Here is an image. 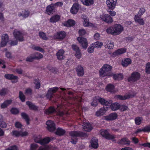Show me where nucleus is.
Listing matches in <instances>:
<instances>
[{
    "label": "nucleus",
    "instance_id": "1",
    "mask_svg": "<svg viewBox=\"0 0 150 150\" xmlns=\"http://www.w3.org/2000/svg\"><path fill=\"white\" fill-rule=\"evenodd\" d=\"M123 29L122 25L120 24H116L107 28L106 32L108 34L117 35L120 34Z\"/></svg>",
    "mask_w": 150,
    "mask_h": 150
},
{
    "label": "nucleus",
    "instance_id": "2",
    "mask_svg": "<svg viewBox=\"0 0 150 150\" xmlns=\"http://www.w3.org/2000/svg\"><path fill=\"white\" fill-rule=\"evenodd\" d=\"M69 135L71 137V142L72 144H76L78 140L77 137H88L87 134L81 131H72L69 132Z\"/></svg>",
    "mask_w": 150,
    "mask_h": 150
},
{
    "label": "nucleus",
    "instance_id": "3",
    "mask_svg": "<svg viewBox=\"0 0 150 150\" xmlns=\"http://www.w3.org/2000/svg\"><path fill=\"white\" fill-rule=\"evenodd\" d=\"M112 67L108 64H104L102 67L99 70L100 76L103 77L105 76H111L112 73L110 72Z\"/></svg>",
    "mask_w": 150,
    "mask_h": 150
},
{
    "label": "nucleus",
    "instance_id": "4",
    "mask_svg": "<svg viewBox=\"0 0 150 150\" xmlns=\"http://www.w3.org/2000/svg\"><path fill=\"white\" fill-rule=\"evenodd\" d=\"M140 74L137 71H134L132 72L130 76L127 79L129 82H134L140 79Z\"/></svg>",
    "mask_w": 150,
    "mask_h": 150
},
{
    "label": "nucleus",
    "instance_id": "5",
    "mask_svg": "<svg viewBox=\"0 0 150 150\" xmlns=\"http://www.w3.org/2000/svg\"><path fill=\"white\" fill-rule=\"evenodd\" d=\"M100 133L103 137L107 140H112L115 138V136L110 134L107 130L102 129L100 130Z\"/></svg>",
    "mask_w": 150,
    "mask_h": 150
},
{
    "label": "nucleus",
    "instance_id": "6",
    "mask_svg": "<svg viewBox=\"0 0 150 150\" xmlns=\"http://www.w3.org/2000/svg\"><path fill=\"white\" fill-rule=\"evenodd\" d=\"M11 135L13 136L16 137H23L28 135V132L26 131H19L17 130H13L11 132Z\"/></svg>",
    "mask_w": 150,
    "mask_h": 150
},
{
    "label": "nucleus",
    "instance_id": "7",
    "mask_svg": "<svg viewBox=\"0 0 150 150\" xmlns=\"http://www.w3.org/2000/svg\"><path fill=\"white\" fill-rule=\"evenodd\" d=\"M14 38L16 39L19 42H22L24 40L23 34L20 31L15 29L13 32Z\"/></svg>",
    "mask_w": 150,
    "mask_h": 150
},
{
    "label": "nucleus",
    "instance_id": "8",
    "mask_svg": "<svg viewBox=\"0 0 150 150\" xmlns=\"http://www.w3.org/2000/svg\"><path fill=\"white\" fill-rule=\"evenodd\" d=\"M100 19L102 21L107 23H111L113 22V19L108 14H102V15H100Z\"/></svg>",
    "mask_w": 150,
    "mask_h": 150
},
{
    "label": "nucleus",
    "instance_id": "9",
    "mask_svg": "<svg viewBox=\"0 0 150 150\" xmlns=\"http://www.w3.org/2000/svg\"><path fill=\"white\" fill-rule=\"evenodd\" d=\"M46 124L47 125V130L49 132H54L56 129V125L53 121L49 120L47 121Z\"/></svg>",
    "mask_w": 150,
    "mask_h": 150
},
{
    "label": "nucleus",
    "instance_id": "10",
    "mask_svg": "<svg viewBox=\"0 0 150 150\" xmlns=\"http://www.w3.org/2000/svg\"><path fill=\"white\" fill-rule=\"evenodd\" d=\"M66 36V33L63 31H61L57 32L56 34L54 35V37L56 39L61 40L64 39Z\"/></svg>",
    "mask_w": 150,
    "mask_h": 150
},
{
    "label": "nucleus",
    "instance_id": "11",
    "mask_svg": "<svg viewBox=\"0 0 150 150\" xmlns=\"http://www.w3.org/2000/svg\"><path fill=\"white\" fill-rule=\"evenodd\" d=\"M117 0H107V5L109 9L113 10L116 6Z\"/></svg>",
    "mask_w": 150,
    "mask_h": 150
},
{
    "label": "nucleus",
    "instance_id": "12",
    "mask_svg": "<svg viewBox=\"0 0 150 150\" xmlns=\"http://www.w3.org/2000/svg\"><path fill=\"white\" fill-rule=\"evenodd\" d=\"M77 40L83 48H87L88 47V42L86 38L81 37H79L77 38Z\"/></svg>",
    "mask_w": 150,
    "mask_h": 150
},
{
    "label": "nucleus",
    "instance_id": "13",
    "mask_svg": "<svg viewBox=\"0 0 150 150\" xmlns=\"http://www.w3.org/2000/svg\"><path fill=\"white\" fill-rule=\"evenodd\" d=\"M72 48L75 52V56L77 58L79 59L81 57V54L79 47L76 45H72Z\"/></svg>",
    "mask_w": 150,
    "mask_h": 150
},
{
    "label": "nucleus",
    "instance_id": "14",
    "mask_svg": "<svg viewBox=\"0 0 150 150\" xmlns=\"http://www.w3.org/2000/svg\"><path fill=\"white\" fill-rule=\"evenodd\" d=\"M97 99L98 102L103 106H109L112 102V100H106L105 99L100 97H99Z\"/></svg>",
    "mask_w": 150,
    "mask_h": 150
},
{
    "label": "nucleus",
    "instance_id": "15",
    "mask_svg": "<svg viewBox=\"0 0 150 150\" xmlns=\"http://www.w3.org/2000/svg\"><path fill=\"white\" fill-rule=\"evenodd\" d=\"M46 13L48 15L51 14L55 12V6L53 4H51L47 6L45 10Z\"/></svg>",
    "mask_w": 150,
    "mask_h": 150
},
{
    "label": "nucleus",
    "instance_id": "16",
    "mask_svg": "<svg viewBox=\"0 0 150 150\" xmlns=\"http://www.w3.org/2000/svg\"><path fill=\"white\" fill-rule=\"evenodd\" d=\"M8 34H3L1 36V46L4 47L5 46L8 42Z\"/></svg>",
    "mask_w": 150,
    "mask_h": 150
},
{
    "label": "nucleus",
    "instance_id": "17",
    "mask_svg": "<svg viewBox=\"0 0 150 150\" xmlns=\"http://www.w3.org/2000/svg\"><path fill=\"white\" fill-rule=\"evenodd\" d=\"M117 117V115L116 112L111 113L108 115L105 116L104 119L107 121H112L116 120Z\"/></svg>",
    "mask_w": 150,
    "mask_h": 150
},
{
    "label": "nucleus",
    "instance_id": "18",
    "mask_svg": "<svg viewBox=\"0 0 150 150\" xmlns=\"http://www.w3.org/2000/svg\"><path fill=\"white\" fill-rule=\"evenodd\" d=\"M135 95L129 94L127 96H123L120 95H117L115 96V98L121 100H124L126 99H128L130 98H132Z\"/></svg>",
    "mask_w": 150,
    "mask_h": 150
},
{
    "label": "nucleus",
    "instance_id": "19",
    "mask_svg": "<svg viewBox=\"0 0 150 150\" xmlns=\"http://www.w3.org/2000/svg\"><path fill=\"white\" fill-rule=\"evenodd\" d=\"M127 50L126 48H124L118 49L114 52H113L112 56L113 57H115L119 55L124 54L126 52Z\"/></svg>",
    "mask_w": 150,
    "mask_h": 150
},
{
    "label": "nucleus",
    "instance_id": "20",
    "mask_svg": "<svg viewBox=\"0 0 150 150\" xmlns=\"http://www.w3.org/2000/svg\"><path fill=\"white\" fill-rule=\"evenodd\" d=\"M76 71L77 73V75L79 76H82L84 73V71L83 67L81 65L78 66L76 68Z\"/></svg>",
    "mask_w": 150,
    "mask_h": 150
},
{
    "label": "nucleus",
    "instance_id": "21",
    "mask_svg": "<svg viewBox=\"0 0 150 150\" xmlns=\"http://www.w3.org/2000/svg\"><path fill=\"white\" fill-rule=\"evenodd\" d=\"M75 23V22L74 20L69 19L67 21L63 22V25L65 27H70L74 26Z\"/></svg>",
    "mask_w": 150,
    "mask_h": 150
},
{
    "label": "nucleus",
    "instance_id": "22",
    "mask_svg": "<svg viewBox=\"0 0 150 150\" xmlns=\"http://www.w3.org/2000/svg\"><path fill=\"white\" fill-rule=\"evenodd\" d=\"M79 9L80 6L78 3H75V4H74L72 7L71 8V12L72 14H75L77 13Z\"/></svg>",
    "mask_w": 150,
    "mask_h": 150
},
{
    "label": "nucleus",
    "instance_id": "23",
    "mask_svg": "<svg viewBox=\"0 0 150 150\" xmlns=\"http://www.w3.org/2000/svg\"><path fill=\"white\" fill-rule=\"evenodd\" d=\"M74 110L76 112H77L79 113H80V111L81 110H86L87 108L86 107H83L82 108L81 106H80V103H76L74 105Z\"/></svg>",
    "mask_w": 150,
    "mask_h": 150
},
{
    "label": "nucleus",
    "instance_id": "24",
    "mask_svg": "<svg viewBox=\"0 0 150 150\" xmlns=\"http://www.w3.org/2000/svg\"><path fill=\"white\" fill-rule=\"evenodd\" d=\"M56 112L55 108L52 106H50L48 108L45 110L44 113L47 115H51Z\"/></svg>",
    "mask_w": 150,
    "mask_h": 150
},
{
    "label": "nucleus",
    "instance_id": "25",
    "mask_svg": "<svg viewBox=\"0 0 150 150\" xmlns=\"http://www.w3.org/2000/svg\"><path fill=\"white\" fill-rule=\"evenodd\" d=\"M109 106L110 109L113 111H116L119 110L120 107V105L119 103L116 102L115 103H112Z\"/></svg>",
    "mask_w": 150,
    "mask_h": 150
},
{
    "label": "nucleus",
    "instance_id": "26",
    "mask_svg": "<svg viewBox=\"0 0 150 150\" xmlns=\"http://www.w3.org/2000/svg\"><path fill=\"white\" fill-rule=\"evenodd\" d=\"M4 77L7 79L10 80H16L14 82V83L17 82L18 81V77L17 76H14L12 74H6L4 75Z\"/></svg>",
    "mask_w": 150,
    "mask_h": 150
},
{
    "label": "nucleus",
    "instance_id": "27",
    "mask_svg": "<svg viewBox=\"0 0 150 150\" xmlns=\"http://www.w3.org/2000/svg\"><path fill=\"white\" fill-rule=\"evenodd\" d=\"M138 15H136L134 16V20L135 22L138 23L140 25H143L144 24V22L143 18H140Z\"/></svg>",
    "mask_w": 150,
    "mask_h": 150
},
{
    "label": "nucleus",
    "instance_id": "28",
    "mask_svg": "<svg viewBox=\"0 0 150 150\" xmlns=\"http://www.w3.org/2000/svg\"><path fill=\"white\" fill-rule=\"evenodd\" d=\"M117 143L118 144H127L129 145L130 141L127 138L124 137L118 140V141H117Z\"/></svg>",
    "mask_w": 150,
    "mask_h": 150
},
{
    "label": "nucleus",
    "instance_id": "29",
    "mask_svg": "<svg viewBox=\"0 0 150 150\" xmlns=\"http://www.w3.org/2000/svg\"><path fill=\"white\" fill-rule=\"evenodd\" d=\"M60 18V16L58 15H54L52 16L50 19V21L52 23H55L58 22Z\"/></svg>",
    "mask_w": 150,
    "mask_h": 150
},
{
    "label": "nucleus",
    "instance_id": "30",
    "mask_svg": "<svg viewBox=\"0 0 150 150\" xmlns=\"http://www.w3.org/2000/svg\"><path fill=\"white\" fill-rule=\"evenodd\" d=\"M51 139L49 137H47L42 139L40 141H38V143L41 145H44L45 144H48Z\"/></svg>",
    "mask_w": 150,
    "mask_h": 150
},
{
    "label": "nucleus",
    "instance_id": "31",
    "mask_svg": "<svg viewBox=\"0 0 150 150\" xmlns=\"http://www.w3.org/2000/svg\"><path fill=\"white\" fill-rule=\"evenodd\" d=\"M131 63L132 60L129 58L124 59L121 62V64L123 67H126Z\"/></svg>",
    "mask_w": 150,
    "mask_h": 150
},
{
    "label": "nucleus",
    "instance_id": "32",
    "mask_svg": "<svg viewBox=\"0 0 150 150\" xmlns=\"http://www.w3.org/2000/svg\"><path fill=\"white\" fill-rule=\"evenodd\" d=\"M91 147L93 148L97 149L98 147V140L96 138H93L91 140Z\"/></svg>",
    "mask_w": 150,
    "mask_h": 150
},
{
    "label": "nucleus",
    "instance_id": "33",
    "mask_svg": "<svg viewBox=\"0 0 150 150\" xmlns=\"http://www.w3.org/2000/svg\"><path fill=\"white\" fill-rule=\"evenodd\" d=\"M64 52L63 50H59L58 52L56 53L57 59L60 60H62L64 59L63 54H64Z\"/></svg>",
    "mask_w": 150,
    "mask_h": 150
},
{
    "label": "nucleus",
    "instance_id": "34",
    "mask_svg": "<svg viewBox=\"0 0 150 150\" xmlns=\"http://www.w3.org/2000/svg\"><path fill=\"white\" fill-rule=\"evenodd\" d=\"M26 105L28 106L30 110H33L34 111H37L38 109V107L36 106L33 104L29 101L26 102Z\"/></svg>",
    "mask_w": 150,
    "mask_h": 150
},
{
    "label": "nucleus",
    "instance_id": "35",
    "mask_svg": "<svg viewBox=\"0 0 150 150\" xmlns=\"http://www.w3.org/2000/svg\"><path fill=\"white\" fill-rule=\"evenodd\" d=\"M66 131L64 129H63L61 127H58L57 129L55 134L59 136H62L64 135Z\"/></svg>",
    "mask_w": 150,
    "mask_h": 150
},
{
    "label": "nucleus",
    "instance_id": "36",
    "mask_svg": "<svg viewBox=\"0 0 150 150\" xmlns=\"http://www.w3.org/2000/svg\"><path fill=\"white\" fill-rule=\"evenodd\" d=\"M80 1L86 6H91L94 3V0H80Z\"/></svg>",
    "mask_w": 150,
    "mask_h": 150
},
{
    "label": "nucleus",
    "instance_id": "37",
    "mask_svg": "<svg viewBox=\"0 0 150 150\" xmlns=\"http://www.w3.org/2000/svg\"><path fill=\"white\" fill-rule=\"evenodd\" d=\"M112 76H113V79L115 80H122L123 79V76L122 74H112Z\"/></svg>",
    "mask_w": 150,
    "mask_h": 150
},
{
    "label": "nucleus",
    "instance_id": "38",
    "mask_svg": "<svg viewBox=\"0 0 150 150\" xmlns=\"http://www.w3.org/2000/svg\"><path fill=\"white\" fill-rule=\"evenodd\" d=\"M12 103L11 100H5L3 103L1 105V107L2 108H6L8 105L11 104Z\"/></svg>",
    "mask_w": 150,
    "mask_h": 150
},
{
    "label": "nucleus",
    "instance_id": "39",
    "mask_svg": "<svg viewBox=\"0 0 150 150\" xmlns=\"http://www.w3.org/2000/svg\"><path fill=\"white\" fill-rule=\"evenodd\" d=\"M22 117L23 119L25 120L26 121L27 124L28 125L30 124V119L29 118L28 115L25 112H22L21 114Z\"/></svg>",
    "mask_w": 150,
    "mask_h": 150
},
{
    "label": "nucleus",
    "instance_id": "40",
    "mask_svg": "<svg viewBox=\"0 0 150 150\" xmlns=\"http://www.w3.org/2000/svg\"><path fill=\"white\" fill-rule=\"evenodd\" d=\"M115 86L114 85L112 84H108L105 87V89H106L107 91L112 92Z\"/></svg>",
    "mask_w": 150,
    "mask_h": 150
},
{
    "label": "nucleus",
    "instance_id": "41",
    "mask_svg": "<svg viewBox=\"0 0 150 150\" xmlns=\"http://www.w3.org/2000/svg\"><path fill=\"white\" fill-rule=\"evenodd\" d=\"M92 129V127L89 123L86 124V125L84 126L83 127V129L86 132H90Z\"/></svg>",
    "mask_w": 150,
    "mask_h": 150
},
{
    "label": "nucleus",
    "instance_id": "42",
    "mask_svg": "<svg viewBox=\"0 0 150 150\" xmlns=\"http://www.w3.org/2000/svg\"><path fill=\"white\" fill-rule=\"evenodd\" d=\"M103 45V43L101 42L97 41L95 42L92 43L91 45L94 48H100L102 47Z\"/></svg>",
    "mask_w": 150,
    "mask_h": 150
},
{
    "label": "nucleus",
    "instance_id": "43",
    "mask_svg": "<svg viewBox=\"0 0 150 150\" xmlns=\"http://www.w3.org/2000/svg\"><path fill=\"white\" fill-rule=\"evenodd\" d=\"M142 117H135L134 119L135 124L136 125H140L142 121Z\"/></svg>",
    "mask_w": 150,
    "mask_h": 150
},
{
    "label": "nucleus",
    "instance_id": "44",
    "mask_svg": "<svg viewBox=\"0 0 150 150\" xmlns=\"http://www.w3.org/2000/svg\"><path fill=\"white\" fill-rule=\"evenodd\" d=\"M19 98L20 99L22 102H23L25 101V96H24L21 91L19 92Z\"/></svg>",
    "mask_w": 150,
    "mask_h": 150
},
{
    "label": "nucleus",
    "instance_id": "45",
    "mask_svg": "<svg viewBox=\"0 0 150 150\" xmlns=\"http://www.w3.org/2000/svg\"><path fill=\"white\" fill-rule=\"evenodd\" d=\"M39 37L43 40H47V37L46 36L45 33L43 32H40L39 33Z\"/></svg>",
    "mask_w": 150,
    "mask_h": 150
},
{
    "label": "nucleus",
    "instance_id": "46",
    "mask_svg": "<svg viewBox=\"0 0 150 150\" xmlns=\"http://www.w3.org/2000/svg\"><path fill=\"white\" fill-rule=\"evenodd\" d=\"M34 84H35V88L36 89H38L40 87V81L39 79H36L35 80Z\"/></svg>",
    "mask_w": 150,
    "mask_h": 150
},
{
    "label": "nucleus",
    "instance_id": "47",
    "mask_svg": "<svg viewBox=\"0 0 150 150\" xmlns=\"http://www.w3.org/2000/svg\"><path fill=\"white\" fill-rule=\"evenodd\" d=\"M113 47L114 44L113 42H111L109 41L107 42L106 45H105V48H107L110 49H112Z\"/></svg>",
    "mask_w": 150,
    "mask_h": 150
},
{
    "label": "nucleus",
    "instance_id": "48",
    "mask_svg": "<svg viewBox=\"0 0 150 150\" xmlns=\"http://www.w3.org/2000/svg\"><path fill=\"white\" fill-rule=\"evenodd\" d=\"M59 88L57 87H55L52 88H50L48 89V91L50 93H55L57 91H58Z\"/></svg>",
    "mask_w": 150,
    "mask_h": 150
},
{
    "label": "nucleus",
    "instance_id": "49",
    "mask_svg": "<svg viewBox=\"0 0 150 150\" xmlns=\"http://www.w3.org/2000/svg\"><path fill=\"white\" fill-rule=\"evenodd\" d=\"M145 11H146V10L144 8L142 7L139 8V10L137 15L141 17V16L144 14Z\"/></svg>",
    "mask_w": 150,
    "mask_h": 150
},
{
    "label": "nucleus",
    "instance_id": "50",
    "mask_svg": "<svg viewBox=\"0 0 150 150\" xmlns=\"http://www.w3.org/2000/svg\"><path fill=\"white\" fill-rule=\"evenodd\" d=\"M98 99L96 98V97L94 98L93 99L92 102L91 103V105L93 107H95L97 106L98 105Z\"/></svg>",
    "mask_w": 150,
    "mask_h": 150
},
{
    "label": "nucleus",
    "instance_id": "51",
    "mask_svg": "<svg viewBox=\"0 0 150 150\" xmlns=\"http://www.w3.org/2000/svg\"><path fill=\"white\" fill-rule=\"evenodd\" d=\"M38 147L37 144L33 143L31 144L30 146V150H36Z\"/></svg>",
    "mask_w": 150,
    "mask_h": 150
},
{
    "label": "nucleus",
    "instance_id": "52",
    "mask_svg": "<svg viewBox=\"0 0 150 150\" xmlns=\"http://www.w3.org/2000/svg\"><path fill=\"white\" fill-rule=\"evenodd\" d=\"M8 91V89L7 88H3L0 91V95L1 96H4L6 94Z\"/></svg>",
    "mask_w": 150,
    "mask_h": 150
},
{
    "label": "nucleus",
    "instance_id": "53",
    "mask_svg": "<svg viewBox=\"0 0 150 150\" xmlns=\"http://www.w3.org/2000/svg\"><path fill=\"white\" fill-rule=\"evenodd\" d=\"M146 72L147 74H150V62L146 63Z\"/></svg>",
    "mask_w": 150,
    "mask_h": 150
},
{
    "label": "nucleus",
    "instance_id": "54",
    "mask_svg": "<svg viewBox=\"0 0 150 150\" xmlns=\"http://www.w3.org/2000/svg\"><path fill=\"white\" fill-rule=\"evenodd\" d=\"M33 48L35 50L39 51L42 52H44V50H43L42 48H41L39 46H33Z\"/></svg>",
    "mask_w": 150,
    "mask_h": 150
},
{
    "label": "nucleus",
    "instance_id": "55",
    "mask_svg": "<svg viewBox=\"0 0 150 150\" xmlns=\"http://www.w3.org/2000/svg\"><path fill=\"white\" fill-rule=\"evenodd\" d=\"M11 112L12 114L13 115H17L19 113V111L18 109L16 108H11Z\"/></svg>",
    "mask_w": 150,
    "mask_h": 150
},
{
    "label": "nucleus",
    "instance_id": "56",
    "mask_svg": "<svg viewBox=\"0 0 150 150\" xmlns=\"http://www.w3.org/2000/svg\"><path fill=\"white\" fill-rule=\"evenodd\" d=\"M18 147L16 145H12L7 148L5 149V150H18Z\"/></svg>",
    "mask_w": 150,
    "mask_h": 150
},
{
    "label": "nucleus",
    "instance_id": "57",
    "mask_svg": "<svg viewBox=\"0 0 150 150\" xmlns=\"http://www.w3.org/2000/svg\"><path fill=\"white\" fill-rule=\"evenodd\" d=\"M84 23H83V26L85 27H88L91 26L90 24L92 25L89 23V20L88 19H84Z\"/></svg>",
    "mask_w": 150,
    "mask_h": 150
},
{
    "label": "nucleus",
    "instance_id": "58",
    "mask_svg": "<svg viewBox=\"0 0 150 150\" xmlns=\"http://www.w3.org/2000/svg\"><path fill=\"white\" fill-rule=\"evenodd\" d=\"M23 13V17L24 18H27L30 15V11H22Z\"/></svg>",
    "mask_w": 150,
    "mask_h": 150
},
{
    "label": "nucleus",
    "instance_id": "59",
    "mask_svg": "<svg viewBox=\"0 0 150 150\" xmlns=\"http://www.w3.org/2000/svg\"><path fill=\"white\" fill-rule=\"evenodd\" d=\"M36 59H39L43 57L42 54L38 52L36 54L35 56L34 57Z\"/></svg>",
    "mask_w": 150,
    "mask_h": 150
},
{
    "label": "nucleus",
    "instance_id": "60",
    "mask_svg": "<svg viewBox=\"0 0 150 150\" xmlns=\"http://www.w3.org/2000/svg\"><path fill=\"white\" fill-rule=\"evenodd\" d=\"M47 69L49 70L52 71V72L54 73H56L57 72V69L54 67H51L49 66H47Z\"/></svg>",
    "mask_w": 150,
    "mask_h": 150
},
{
    "label": "nucleus",
    "instance_id": "61",
    "mask_svg": "<svg viewBox=\"0 0 150 150\" xmlns=\"http://www.w3.org/2000/svg\"><path fill=\"white\" fill-rule=\"evenodd\" d=\"M128 109V107L126 105H120V111H124L127 110Z\"/></svg>",
    "mask_w": 150,
    "mask_h": 150
},
{
    "label": "nucleus",
    "instance_id": "62",
    "mask_svg": "<svg viewBox=\"0 0 150 150\" xmlns=\"http://www.w3.org/2000/svg\"><path fill=\"white\" fill-rule=\"evenodd\" d=\"M144 132H150V126L147 125L143 129Z\"/></svg>",
    "mask_w": 150,
    "mask_h": 150
},
{
    "label": "nucleus",
    "instance_id": "63",
    "mask_svg": "<svg viewBox=\"0 0 150 150\" xmlns=\"http://www.w3.org/2000/svg\"><path fill=\"white\" fill-rule=\"evenodd\" d=\"M6 123L4 121H0V127L3 128H5L6 127Z\"/></svg>",
    "mask_w": 150,
    "mask_h": 150
},
{
    "label": "nucleus",
    "instance_id": "64",
    "mask_svg": "<svg viewBox=\"0 0 150 150\" xmlns=\"http://www.w3.org/2000/svg\"><path fill=\"white\" fill-rule=\"evenodd\" d=\"M86 31L84 29H80L79 31V34L80 36H83L86 33Z\"/></svg>",
    "mask_w": 150,
    "mask_h": 150
}]
</instances>
